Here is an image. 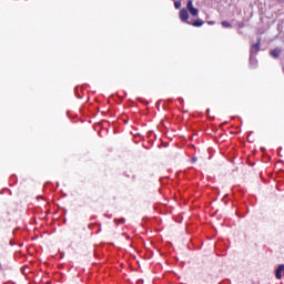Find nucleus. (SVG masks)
<instances>
[{
  "label": "nucleus",
  "instance_id": "1",
  "mask_svg": "<svg viewBox=\"0 0 284 284\" xmlns=\"http://www.w3.org/2000/svg\"><path fill=\"white\" fill-rule=\"evenodd\" d=\"M186 10H189L191 17H199V9H196V7H194V2L192 0L187 1Z\"/></svg>",
  "mask_w": 284,
  "mask_h": 284
},
{
  "label": "nucleus",
  "instance_id": "2",
  "mask_svg": "<svg viewBox=\"0 0 284 284\" xmlns=\"http://www.w3.org/2000/svg\"><path fill=\"white\" fill-rule=\"evenodd\" d=\"M190 19V13L187 12V9L183 8L180 10V20L183 23H187L190 24V21H187Z\"/></svg>",
  "mask_w": 284,
  "mask_h": 284
},
{
  "label": "nucleus",
  "instance_id": "3",
  "mask_svg": "<svg viewBox=\"0 0 284 284\" xmlns=\"http://www.w3.org/2000/svg\"><path fill=\"white\" fill-rule=\"evenodd\" d=\"M276 278L281 280L284 276V265H280L275 272Z\"/></svg>",
  "mask_w": 284,
  "mask_h": 284
},
{
  "label": "nucleus",
  "instance_id": "4",
  "mask_svg": "<svg viewBox=\"0 0 284 284\" xmlns=\"http://www.w3.org/2000/svg\"><path fill=\"white\" fill-rule=\"evenodd\" d=\"M261 50V44L257 42L256 44H253L251 47V54L253 57V54H256V52H258Z\"/></svg>",
  "mask_w": 284,
  "mask_h": 284
},
{
  "label": "nucleus",
  "instance_id": "5",
  "mask_svg": "<svg viewBox=\"0 0 284 284\" xmlns=\"http://www.w3.org/2000/svg\"><path fill=\"white\" fill-rule=\"evenodd\" d=\"M189 26H194L195 28H201V26H203V20L197 19L193 22H190Z\"/></svg>",
  "mask_w": 284,
  "mask_h": 284
},
{
  "label": "nucleus",
  "instance_id": "6",
  "mask_svg": "<svg viewBox=\"0 0 284 284\" xmlns=\"http://www.w3.org/2000/svg\"><path fill=\"white\" fill-rule=\"evenodd\" d=\"M280 55H281V49H275L271 51V57H273V59H278Z\"/></svg>",
  "mask_w": 284,
  "mask_h": 284
},
{
  "label": "nucleus",
  "instance_id": "7",
  "mask_svg": "<svg viewBox=\"0 0 284 284\" xmlns=\"http://www.w3.org/2000/svg\"><path fill=\"white\" fill-rule=\"evenodd\" d=\"M222 26H223V28H231V24L227 21H223Z\"/></svg>",
  "mask_w": 284,
  "mask_h": 284
},
{
  "label": "nucleus",
  "instance_id": "8",
  "mask_svg": "<svg viewBox=\"0 0 284 284\" xmlns=\"http://www.w3.org/2000/svg\"><path fill=\"white\" fill-rule=\"evenodd\" d=\"M174 6H175V9L179 10V8H181V2L175 1V2H174Z\"/></svg>",
  "mask_w": 284,
  "mask_h": 284
},
{
  "label": "nucleus",
  "instance_id": "9",
  "mask_svg": "<svg viewBox=\"0 0 284 284\" xmlns=\"http://www.w3.org/2000/svg\"><path fill=\"white\" fill-rule=\"evenodd\" d=\"M250 63H256V60H254V57L251 55Z\"/></svg>",
  "mask_w": 284,
  "mask_h": 284
},
{
  "label": "nucleus",
  "instance_id": "10",
  "mask_svg": "<svg viewBox=\"0 0 284 284\" xmlns=\"http://www.w3.org/2000/svg\"><path fill=\"white\" fill-rule=\"evenodd\" d=\"M207 23H209V26H214V22H212V21H209Z\"/></svg>",
  "mask_w": 284,
  "mask_h": 284
},
{
  "label": "nucleus",
  "instance_id": "11",
  "mask_svg": "<svg viewBox=\"0 0 284 284\" xmlns=\"http://www.w3.org/2000/svg\"><path fill=\"white\" fill-rule=\"evenodd\" d=\"M192 161H193V163H196V158H193Z\"/></svg>",
  "mask_w": 284,
  "mask_h": 284
}]
</instances>
